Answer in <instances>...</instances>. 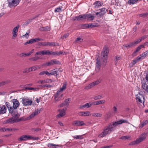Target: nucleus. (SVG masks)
Listing matches in <instances>:
<instances>
[{"mask_svg": "<svg viewBox=\"0 0 148 148\" xmlns=\"http://www.w3.org/2000/svg\"><path fill=\"white\" fill-rule=\"evenodd\" d=\"M42 40L40 38H32L29 41H27L25 42L24 45H26L27 44H32L34 42H37L40 40Z\"/></svg>", "mask_w": 148, "mask_h": 148, "instance_id": "10", "label": "nucleus"}, {"mask_svg": "<svg viewBox=\"0 0 148 148\" xmlns=\"http://www.w3.org/2000/svg\"><path fill=\"white\" fill-rule=\"evenodd\" d=\"M13 108L14 109H16L19 106V103L18 101L16 99H12Z\"/></svg>", "mask_w": 148, "mask_h": 148, "instance_id": "15", "label": "nucleus"}, {"mask_svg": "<svg viewBox=\"0 0 148 148\" xmlns=\"http://www.w3.org/2000/svg\"><path fill=\"white\" fill-rule=\"evenodd\" d=\"M93 87L92 85V84H91V83L89 84L88 85L86 86L84 89H85L86 90H88L90 89L91 88Z\"/></svg>", "mask_w": 148, "mask_h": 148, "instance_id": "47", "label": "nucleus"}, {"mask_svg": "<svg viewBox=\"0 0 148 148\" xmlns=\"http://www.w3.org/2000/svg\"><path fill=\"white\" fill-rule=\"evenodd\" d=\"M73 138L76 139H82L83 138V137L82 136L79 135V136H75L73 137Z\"/></svg>", "mask_w": 148, "mask_h": 148, "instance_id": "48", "label": "nucleus"}, {"mask_svg": "<svg viewBox=\"0 0 148 148\" xmlns=\"http://www.w3.org/2000/svg\"><path fill=\"white\" fill-rule=\"evenodd\" d=\"M58 73V71L57 70L55 69L54 70H52L51 71V72L50 73V74H51V75H54L56 74V76L58 75L57 73Z\"/></svg>", "mask_w": 148, "mask_h": 148, "instance_id": "29", "label": "nucleus"}, {"mask_svg": "<svg viewBox=\"0 0 148 148\" xmlns=\"http://www.w3.org/2000/svg\"><path fill=\"white\" fill-rule=\"evenodd\" d=\"M84 116H89L90 115V112L89 111L84 112Z\"/></svg>", "mask_w": 148, "mask_h": 148, "instance_id": "50", "label": "nucleus"}, {"mask_svg": "<svg viewBox=\"0 0 148 148\" xmlns=\"http://www.w3.org/2000/svg\"><path fill=\"white\" fill-rule=\"evenodd\" d=\"M38 45L43 46H47V42H38Z\"/></svg>", "mask_w": 148, "mask_h": 148, "instance_id": "33", "label": "nucleus"}, {"mask_svg": "<svg viewBox=\"0 0 148 148\" xmlns=\"http://www.w3.org/2000/svg\"><path fill=\"white\" fill-rule=\"evenodd\" d=\"M66 108L58 110V111L60 112V113L56 116V118H60L64 116L66 114Z\"/></svg>", "mask_w": 148, "mask_h": 148, "instance_id": "9", "label": "nucleus"}, {"mask_svg": "<svg viewBox=\"0 0 148 148\" xmlns=\"http://www.w3.org/2000/svg\"><path fill=\"white\" fill-rule=\"evenodd\" d=\"M148 16V12L146 13H142L138 15V16L140 17H143L145 18L147 17Z\"/></svg>", "mask_w": 148, "mask_h": 148, "instance_id": "36", "label": "nucleus"}, {"mask_svg": "<svg viewBox=\"0 0 148 148\" xmlns=\"http://www.w3.org/2000/svg\"><path fill=\"white\" fill-rule=\"evenodd\" d=\"M106 101L105 100H100L96 101V105H98L100 104H103L105 103Z\"/></svg>", "mask_w": 148, "mask_h": 148, "instance_id": "32", "label": "nucleus"}, {"mask_svg": "<svg viewBox=\"0 0 148 148\" xmlns=\"http://www.w3.org/2000/svg\"><path fill=\"white\" fill-rule=\"evenodd\" d=\"M35 137L27 135H23L21 136L18 139V140L20 141H26L28 140H34Z\"/></svg>", "mask_w": 148, "mask_h": 148, "instance_id": "6", "label": "nucleus"}, {"mask_svg": "<svg viewBox=\"0 0 148 148\" xmlns=\"http://www.w3.org/2000/svg\"><path fill=\"white\" fill-rule=\"evenodd\" d=\"M100 12V16H102L104 15L107 12L108 10H106L105 8H102L99 9Z\"/></svg>", "mask_w": 148, "mask_h": 148, "instance_id": "19", "label": "nucleus"}, {"mask_svg": "<svg viewBox=\"0 0 148 148\" xmlns=\"http://www.w3.org/2000/svg\"><path fill=\"white\" fill-rule=\"evenodd\" d=\"M140 59L141 58H139V56H138L136 58H135L131 62V63L132 64V66L134 65L135 64H136V63L140 60Z\"/></svg>", "mask_w": 148, "mask_h": 148, "instance_id": "21", "label": "nucleus"}, {"mask_svg": "<svg viewBox=\"0 0 148 148\" xmlns=\"http://www.w3.org/2000/svg\"><path fill=\"white\" fill-rule=\"evenodd\" d=\"M115 4L116 5L120 6V1L119 0H115Z\"/></svg>", "mask_w": 148, "mask_h": 148, "instance_id": "52", "label": "nucleus"}, {"mask_svg": "<svg viewBox=\"0 0 148 148\" xmlns=\"http://www.w3.org/2000/svg\"><path fill=\"white\" fill-rule=\"evenodd\" d=\"M109 49L108 47H105L101 53V58L96 59L95 72L98 73L99 72L101 66H105L107 61L108 56L109 53Z\"/></svg>", "mask_w": 148, "mask_h": 148, "instance_id": "1", "label": "nucleus"}, {"mask_svg": "<svg viewBox=\"0 0 148 148\" xmlns=\"http://www.w3.org/2000/svg\"><path fill=\"white\" fill-rule=\"evenodd\" d=\"M66 83H64L62 88H60L61 91L62 92L66 88Z\"/></svg>", "mask_w": 148, "mask_h": 148, "instance_id": "49", "label": "nucleus"}, {"mask_svg": "<svg viewBox=\"0 0 148 148\" xmlns=\"http://www.w3.org/2000/svg\"><path fill=\"white\" fill-rule=\"evenodd\" d=\"M86 107L87 108L90 107L88 103H87L83 105L80 106L79 108L80 109H82Z\"/></svg>", "mask_w": 148, "mask_h": 148, "instance_id": "31", "label": "nucleus"}, {"mask_svg": "<svg viewBox=\"0 0 148 148\" xmlns=\"http://www.w3.org/2000/svg\"><path fill=\"white\" fill-rule=\"evenodd\" d=\"M70 100V99L68 98L65 100L64 103L66 106H68L69 105V101Z\"/></svg>", "mask_w": 148, "mask_h": 148, "instance_id": "46", "label": "nucleus"}, {"mask_svg": "<svg viewBox=\"0 0 148 148\" xmlns=\"http://www.w3.org/2000/svg\"><path fill=\"white\" fill-rule=\"evenodd\" d=\"M145 48V46L143 45H141L137 47L136 50L132 54V56H136L137 54V52H138L142 48Z\"/></svg>", "mask_w": 148, "mask_h": 148, "instance_id": "13", "label": "nucleus"}, {"mask_svg": "<svg viewBox=\"0 0 148 148\" xmlns=\"http://www.w3.org/2000/svg\"><path fill=\"white\" fill-rule=\"evenodd\" d=\"M136 97L137 103L138 104L142 103L144 106L145 99L143 95L138 93V94L136 95Z\"/></svg>", "mask_w": 148, "mask_h": 148, "instance_id": "3", "label": "nucleus"}, {"mask_svg": "<svg viewBox=\"0 0 148 148\" xmlns=\"http://www.w3.org/2000/svg\"><path fill=\"white\" fill-rule=\"evenodd\" d=\"M113 113L114 114L117 113L118 112L117 109L115 106H114L113 108Z\"/></svg>", "mask_w": 148, "mask_h": 148, "instance_id": "57", "label": "nucleus"}, {"mask_svg": "<svg viewBox=\"0 0 148 148\" xmlns=\"http://www.w3.org/2000/svg\"><path fill=\"white\" fill-rule=\"evenodd\" d=\"M124 46L127 48H130L134 46V45L133 42H132L129 43L128 44H127L126 45H124Z\"/></svg>", "mask_w": 148, "mask_h": 148, "instance_id": "38", "label": "nucleus"}, {"mask_svg": "<svg viewBox=\"0 0 148 148\" xmlns=\"http://www.w3.org/2000/svg\"><path fill=\"white\" fill-rule=\"evenodd\" d=\"M142 84L143 88L148 93V82L146 81L144 82H143L142 83Z\"/></svg>", "mask_w": 148, "mask_h": 148, "instance_id": "16", "label": "nucleus"}, {"mask_svg": "<svg viewBox=\"0 0 148 148\" xmlns=\"http://www.w3.org/2000/svg\"><path fill=\"white\" fill-rule=\"evenodd\" d=\"M29 68L31 72L32 71H34L36 70L39 69L40 68V67L38 66H33Z\"/></svg>", "mask_w": 148, "mask_h": 148, "instance_id": "26", "label": "nucleus"}, {"mask_svg": "<svg viewBox=\"0 0 148 148\" xmlns=\"http://www.w3.org/2000/svg\"><path fill=\"white\" fill-rule=\"evenodd\" d=\"M57 43L55 42H47V46H54L57 45Z\"/></svg>", "mask_w": 148, "mask_h": 148, "instance_id": "37", "label": "nucleus"}, {"mask_svg": "<svg viewBox=\"0 0 148 148\" xmlns=\"http://www.w3.org/2000/svg\"><path fill=\"white\" fill-rule=\"evenodd\" d=\"M19 27L20 26L19 25H18L13 28L12 32V34H13V37L15 38L17 36V33L18 32V29H19Z\"/></svg>", "mask_w": 148, "mask_h": 148, "instance_id": "12", "label": "nucleus"}, {"mask_svg": "<svg viewBox=\"0 0 148 148\" xmlns=\"http://www.w3.org/2000/svg\"><path fill=\"white\" fill-rule=\"evenodd\" d=\"M36 55H35V57H34L31 58L29 59V60L33 61H36L39 58L36 56Z\"/></svg>", "mask_w": 148, "mask_h": 148, "instance_id": "39", "label": "nucleus"}, {"mask_svg": "<svg viewBox=\"0 0 148 148\" xmlns=\"http://www.w3.org/2000/svg\"><path fill=\"white\" fill-rule=\"evenodd\" d=\"M33 101L29 99H26L24 97L22 98V103L24 106H28L31 105Z\"/></svg>", "mask_w": 148, "mask_h": 148, "instance_id": "7", "label": "nucleus"}, {"mask_svg": "<svg viewBox=\"0 0 148 148\" xmlns=\"http://www.w3.org/2000/svg\"><path fill=\"white\" fill-rule=\"evenodd\" d=\"M51 86L50 85H41L40 86V87H42V88H45V87H51Z\"/></svg>", "mask_w": 148, "mask_h": 148, "instance_id": "51", "label": "nucleus"}, {"mask_svg": "<svg viewBox=\"0 0 148 148\" xmlns=\"http://www.w3.org/2000/svg\"><path fill=\"white\" fill-rule=\"evenodd\" d=\"M100 82H101V81L100 80H97L94 82H92L91 83V84L93 86V87L99 84Z\"/></svg>", "mask_w": 148, "mask_h": 148, "instance_id": "34", "label": "nucleus"}, {"mask_svg": "<svg viewBox=\"0 0 148 148\" xmlns=\"http://www.w3.org/2000/svg\"><path fill=\"white\" fill-rule=\"evenodd\" d=\"M73 124L75 126H80L85 125V123L82 121H74Z\"/></svg>", "mask_w": 148, "mask_h": 148, "instance_id": "14", "label": "nucleus"}, {"mask_svg": "<svg viewBox=\"0 0 148 148\" xmlns=\"http://www.w3.org/2000/svg\"><path fill=\"white\" fill-rule=\"evenodd\" d=\"M129 136H123L121 137V139L123 140H126L130 138Z\"/></svg>", "mask_w": 148, "mask_h": 148, "instance_id": "58", "label": "nucleus"}, {"mask_svg": "<svg viewBox=\"0 0 148 148\" xmlns=\"http://www.w3.org/2000/svg\"><path fill=\"white\" fill-rule=\"evenodd\" d=\"M110 117V115L109 114H107L105 116V121H107Z\"/></svg>", "mask_w": 148, "mask_h": 148, "instance_id": "54", "label": "nucleus"}, {"mask_svg": "<svg viewBox=\"0 0 148 148\" xmlns=\"http://www.w3.org/2000/svg\"><path fill=\"white\" fill-rule=\"evenodd\" d=\"M120 58L119 56H116L115 59V63L116 65L118 62H120Z\"/></svg>", "mask_w": 148, "mask_h": 148, "instance_id": "43", "label": "nucleus"}, {"mask_svg": "<svg viewBox=\"0 0 148 148\" xmlns=\"http://www.w3.org/2000/svg\"><path fill=\"white\" fill-rule=\"evenodd\" d=\"M59 62L58 61L52 60L49 62H47L44 64L47 66H50L55 64H58Z\"/></svg>", "mask_w": 148, "mask_h": 148, "instance_id": "11", "label": "nucleus"}, {"mask_svg": "<svg viewBox=\"0 0 148 148\" xmlns=\"http://www.w3.org/2000/svg\"><path fill=\"white\" fill-rule=\"evenodd\" d=\"M139 144V143L138 141H137V140L136 139V140L130 143L129 144V145H135L136 144Z\"/></svg>", "mask_w": 148, "mask_h": 148, "instance_id": "42", "label": "nucleus"}, {"mask_svg": "<svg viewBox=\"0 0 148 148\" xmlns=\"http://www.w3.org/2000/svg\"><path fill=\"white\" fill-rule=\"evenodd\" d=\"M148 55V50L140 54L139 56V58L141 59H143L145 58L147 55Z\"/></svg>", "mask_w": 148, "mask_h": 148, "instance_id": "22", "label": "nucleus"}, {"mask_svg": "<svg viewBox=\"0 0 148 148\" xmlns=\"http://www.w3.org/2000/svg\"><path fill=\"white\" fill-rule=\"evenodd\" d=\"M86 14L80 15L78 16H76L75 18L78 21L86 19Z\"/></svg>", "mask_w": 148, "mask_h": 148, "instance_id": "18", "label": "nucleus"}, {"mask_svg": "<svg viewBox=\"0 0 148 148\" xmlns=\"http://www.w3.org/2000/svg\"><path fill=\"white\" fill-rule=\"evenodd\" d=\"M94 5L96 6H100L103 5V3L100 1H97L94 3Z\"/></svg>", "mask_w": 148, "mask_h": 148, "instance_id": "30", "label": "nucleus"}, {"mask_svg": "<svg viewBox=\"0 0 148 148\" xmlns=\"http://www.w3.org/2000/svg\"><path fill=\"white\" fill-rule=\"evenodd\" d=\"M123 123H129L128 121L127 120L121 119V124Z\"/></svg>", "mask_w": 148, "mask_h": 148, "instance_id": "53", "label": "nucleus"}, {"mask_svg": "<svg viewBox=\"0 0 148 148\" xmlns=\"http://www.w3.org/2000/svg\"><path fill=\"white\" fill-rule=\"evenodd\" d=\"M56 145H54L52 143H49L48 145V146L50 148H56Z\"/></svg>", "mask_w": 148, "mask_h": 148, "instance_id": "45", "label": "nucleus"}, {"mask_svg": "<svg viewBox=\"0 0 148 148\" xmlns=\"http://www.w3.org/2000/svg\"><path fill=\"white\" fill-rule=\"evenodd\" d=\"M148 123V120L144 121L143 122L141 123L139 125V127L141 128H142L143 126L146 125Z\"/></svg>", "mask_w": 148, "mask_h": 148, "instance_id": "27", "label": "nucleus"}, {"mask_svg": "<svg viewBox=\"0 0 148 148\" xmlns=\"http://www.w3.org/2000/svg\"><path fill=\"white\" fill-rule=\"evenodd\" d=\"M5 105H6V106H7V108H8V109L9 108H10V107H11V106L10 105L9 103L8 102H6L5 103Z\"/></svg>", "mask_w": 148, "mask_h": 148, "instance_id": "62", "label": "nucleus"}, {"mask_svg": "<svg viewBox=\"0 0 148 148\" xmlns=\"http://www.w3.org/2000/svg\"><path fill=\"white\" fill-rule=\"evenodd\" d=\"M49 51L48 50H44L42 51L43 56L45 55H49Z\"/></svg>", "mask_w": 148, "mask_h": 148, "instance_id": "40", "label": "nucleus"}, {"mask_svg": "<svg viewBox=\"0 0 148 148\" xmlns=\"http://www.w3.org/2000/svg\"><path fill=\"white\" fill-rule=\"evenodd\" d=\"M49 82H51V79L39 80L38 81L37 83L38 84H42L45 83H48Z\"/></svg>", "mask_w": 148, "mask_h": 148, "instance_id": "20", "label": "nucleus"}, {"mask_svg": "<svg viewBox=\"0 0 148 148\" xmlns=\"http://www.w3.org/2000/svg\"><path fill=\"white\" fill-rule=\"evenodd\" d=\"M14 109L12 107H10L8 110H9V113L11 114L12 115H14L15 114V111Z\"/></svg>", "mask_w": 148, "mask_h": 148, "instance_id": "24", "label": "nucleus"}, {"mask_svg": "<svg viewBox=\"0 0 148 148\" xmlns=\"http://www.w3.org/2000/svg\"><path fill=\"white\" fill-rule=\"evenodd\" d=\"M19 56L21 58H23L24 57H25L26 56L25 53H22L19 55Z\"/></svg>", "mask_w": 148, "mask_h": 148, "instance_id": "63", "label": "nucleus"}, {"mask_svg": "<svg viewBox=\"0 0 148 148\" xmlns=\"http://www.w3.org/2000/svg\"><path fill=\"white\" fill-rule=\"evenodd\" d=\"M92 116L94 117H100L102 116V114L100 113H94L92 114Z\"/></svg>", "mask_w": 148, "mask_h": 148, "instance_id": "35", "label": "nucleus"}, {"mask_svg": "<svg viewBox=\"0 0 148 148\" xmlns=\"http://www.w3.org/2000/svg\"><path fill=\"white\" fill-rule=\"evenodd\" d=\"M35 116V114L33 113L32 114H31L29 116L28 118V119H29L33 117H34Z\"/></svg>", "mask_w": 148, "mask_h": 148, "instance_id": "64", "label": "nucleus"}, {"mask_svg": "<svg viewBox=\"0 0 148 148\" xmlns=\"http://www.w3.org/2000/svg\"><path fill=\"white\" fill-rule=\"evenodd\" d=\"M62 91H61V90L60 89V90H58V91H57V93H56V95H55L57 96H58L59 97H62V94H61V92H62Z\"/></svg>", "mask_w": 148, "mask_h": 148, "instance_id": "44", "label": "nucleus"}, {"mask_svg": "<svg viewBox=\"0 0 148 148\" xmlns=\"http://www.w3.org/2000/svg\"><path fill=\"white\" fill-rule=\"evenodd\" d=\"M140 41H141L140 40V38H139L137 40H136L135 41L133 42L134 45H137V44H138Z\"/></svg>", "mask_w": 148, "mask_h": 148, "instance_id": "56", "label": "nucleus"}, {"mask_svg": "<svg viewBox=\"0 0 148 148\" xmlns=\"http://www.w3.org/2000/svg\"><path fill=\"white\" fill-rule=\"evenodd\" d=\"M10 82L9 80H7L0 82V87L6 84H8Z\"/></svg>", "mask_w": 148, "mask_h": 148, "instance_id": "25", "label": "nucleus"}, {"mask_svg": "<svg viewBox=\"0 0 148 148\" xmlns=\"http://www.w3.org/2000/svg\"><path fill=\"white\" fill-rule=\"evenodd\" d=\"M62 8V7H61V8L59 7L57 8H56V9H55V11H54L55 12H60L61 11V8Z\"/></svg>", "mask_w": 148, "mask_h": 148, "instance_id": "55", "label": "nucleus"}, {"mask_svg": "<svg viewBox=\"0 0 148 148\" xmlns=\"http://www.w3.org/2000/svg\"><path fill=\"white\" fill-rule=\"evenodd\" d=\"M21 0H12L8 2V6L10 8L16 6L19 3Z\"/></svg>", "mask_w": 148, "mask_h": 148, "instance_id": "5", "label": "nucleus"}, {"mask_svg": "<svg viewBox=\"0 0 148 148\" xmlns=\"http://www.w3.org/2000/svg\"><path fill=\"white\" fill-rule=\"evenodd\" d=\"M40 30L42 31H49L50 30V28L47 26L45 27H42L40 28Z\"/></svg>", "mask_w": 148, "mask_h": 148, "instance_id": "28", "label": "nucleus"}, {"mask_svg": "<svg viewBox=\"0 0 148 148\" xmlns=\"http://www.w3.org/2000/svg\"><path fill=\"white\" fill-rule=\"evenodd\" d=\"M34 50L33 49L30 51L29 53H25L26 56H29L31 55L33 52Z\"/></svg>", "mask_w": 148, "mask_h": 148, "instance_id": "61", "label": "nucleus"}, {"mask_svg": "<svg viewBox=\"0 0 148 148\" xmlns=\"http://www.w3.org/2000/svg\"><path fill=\"white\" fill-rule=\"evenodd\" d=\"M15 115L12 117L11 118L6 121L7 123H12L14 122H17L19 121L18 119L19 117V115L18 114H15Z\"/></svg>", "mask_w": 148, "mask_h": 148, "instance_id": "4", "label": "nucleus"}, {"mask_svg": "<svg viewBox=\"0 0 148 148\" xmlns=\"http://www.w3.org/2000/svg\"><path fill=\"white\" fill-rule=\"evenodd\" d=\"M7 111V109L5 105L0 106V115L5 113Z\"/></svg>", "mask_w": 148, "mask_h": 148, "instance_id": "17", "label": "nucleus"}, {"mask_svg": "<svg viewBox=\"0 0 148 148\" xmlns=\"http://www.w3.org/2000/svg\"><path fill=\"white\" fill-rule=\"evenodd\" d=\"M30 72V70L29 69V68L28 69H27L25 70H24L23 71V73H29Z\"/></svg>", "mask_w": 148, "mask_h": 148, "instance_id": "60", "label": "nucleus"}, {"mask_svg": "<svg viewBox=\"0 0 148 148\" xmlns=\"http://www.w3.org/2000/svg\"><path fill=\"white\" fill-rule=\"evenodd\" d=\"M102 98V95H99L98 96H95L94 99V100H97L100 99H101Z\"/></svg>", "mask_w": 148, "mask_h": 148, "instance_id": "41", "label": "nucleus"}, {"mask_svg": "<svg viewBox=\"0 0 148 148\" xmlns=\"http://www.w3.org/2000/svg\"><path fill=\"white\" fill-rule=\"evenodd\" d=\"M120 124V120L110 123L108 126L104 128L103 130V132L99 135V137L103 138L107 135L110 134L114 130L116 127Z\"/></svg>", "mask_w": 148, "mask_h": 148, "instance_id": "2", "label": "nucleus"}, {"mask_svg": "<svg viewBox=\"0 0 148 148\" xmlns=\"http://www.w3.org/2000/svg\"><path fill=\"white\" fill-rule=\"evenodd\" d=\"M147 135V133L145 132L142 133L141 135H140L139 138L137 139L139 143L145 140L146 138Z\"/></svg>", "mask_w": 148, "mask_h": 148, "instance_id": "8", "label": "nucleus"}, {"mask_svg": "<svg viewBox=\"0 0 148 148\" xmlns=\"http://www.w3.org/2000/svg\"><path fill=\"white\" fill-rule=\"evenodd\" d=\"M86 19L90 21L93 20L94 18L95 17L93 16H92L91 14H86Z\"/></svg>", "mask_w": 148, "mask_h": 148, "instance_id": "23", "label": "nucleus"}, {"mask_svg": "<svg viewBox=\"0 0 148 148\" xmlns=\"http://www.w3.org/2000/svg\"><path fill=\"white\" fill-rule=\"evenodd\" d=\"M85 25H88V27H95L96 26V25H95L94 24L91 23L89 24H86Z\"/></svg>", "mask_w": 148, "mask_h": 148, "instance_id": "59", "label": "nucleus"}]
</instances>
